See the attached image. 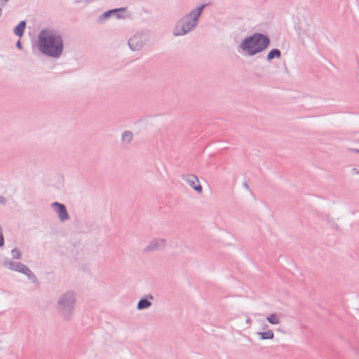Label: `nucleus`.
I'll return each mask as SVG.
<instances>
[{
  "label": "nucleus",
  "mask_w": 359,
  "mask_h": 359,
  "mask_svg": "<svg viewBox=\"0 0 359 359\" xmlns=\"http://www.w3.org/2000/svg\"><path fill=\"white\" fill-rule=\"evenodd\" d=\"M133 134L131 131L126 130L122 133L121 141L129 144L133 140Z\"/></svg>",
  "instance_id": "2eb2a0df"
},
{
  "label": "nucleus",
  "mask_w": 359,
  "mask_h": 359,
  "mask_svg": "<svg viewBox=\"0 0 359 359\" xmlns=\"http://www.w3.org/2000/svg\"><path fill=\"white\" fill-rule=\"evenodd\" d=\"M11 255H12V257L13 259H21V252L20 251L15 248H13L12 250H11Z\"/></svg>",
  "instance_id": "f3484780"
},
{
  "label": "nucleus",
  "mask_w": 359,
  "mask_h": 359,
  "mask_svg": "<svg viewBox=\"0 0 359 359\" xmlns=\"http://www.w3.org/2000/svg\"><path fill=\"white\" fill-rule=\"evenodd\" d=\"M261 339H273L274 338V333L272 330H267L266 332H257L256 333Z\"/></svg>",
  "instance_id": "4468645a"
},
{
  "label": "nucleus",
  "mask_w": 359,
  "mask_h": 359,
  "mask_svg": "<svg viewBox=\"0 0 359 359\" xmlns=\"http://www.w3.org/2000/svg\"><path fill=\"white\" fill-rule=\"evenodd\" d=\"M281 57V51L278 48L271 49L267 54L266 60L271 61L274 58H280Z\"/></svg>",
  "instance_id": "ddd939ff"
},
{
  "label": "nucleus",
  "mask_w": 359,
  "mask_h": 359,
  "mask_svg": "<svg viewBox=\"0 0 359 359\" xmlns=\"http://www.w3.org/2000/svg\"><path fill=\"white\" fill-rule=\"evenodd\" d=\"M269 37L262 33H254L241 41L240 48L248 56H254L266 50L270 46Z\"/></svg>",
  "instance_id": "f03ea898"
},
{
  "label": "nucleus",
  "mask_w": 359,
  "mask_h": 359,
  "mask_svg": "<svg viewBox=\"0 0 359 359\" xmlns=\"http://www.w3.org/2000/svg\"><path fill=\"white\" fill-rule=\"evenodd\" d=\"M182 179L193 188L198 193H201L203 191L202 186L200 184L198 177L193 174L183 175Z\"/></svg>",
  "instance_id": "1a4fd4ad"
},
{
  "label": "nucleus",
  "mask_w": 359,
  "mask_h": 359,
  "mask_svg": "<svg viewBox=\"0 0 359 359\" xmlns=\"http://www.w3.org/2000/svg\"><path fill=\"white\" fill-rule=\"evenodd\" d=\"M76 299V292L74 290H68L63 293L57 300V311L66 322L70 321L74 316Z\"/></svg>",
  "instance_id": "20e7f679"
},
{
  "label": "nucleus",
  "mask_w": 359,
  "mask_h": 359,
  "mask_svg": "<svg viewBox=\"0 0 359 359\" xmlns=\"http://www.w3.org/2000/svg\"><path fill=\"white\" fill-rule=\"evenodd\" d=\"M205 6V4L201 5L179 20L173 29V34L175 36H182L193 30L197 26L198 18Z\"/></svg>",
  "instance_id": "7ed1b4c3"
},
{
  "label": "nucleus",
  "mask_w": 359,
  "mask_h": 359,
  "mask_svg": "<svg viewBox=\"0 0 359 359\" xmlns=\"http://www.w3.org/2000/svg\"><path fill=\"white\" fill-rule=\"evenodd\" d=\"M27 276L32 283L37 282V278L32 271L27 275Z\"/></svg>",
  "instance_id": "6ab92c4d"
},
{
  "label": "nucleus",
  "mask_w": 359,
  "mask_h": 359,
  "mask_svg": "<svg viewBox=\"0 0 359 359\" xmlns=\"http://www.w3.org/2000/svg\"><path fill=\"white\" fill-rule=\"evenodd\" d=\"M266 327H268V325L265 324L263 329L265 330V329H266Z\"/></svg>",
  "instance_id": "bb28decb"
},
{
  "label": "nucleus",
  "mask_w": 359,
  "mask_h": 359,
  "mask_svg": "<svg viewBox=\"0 0 359 359\" xmlns=\"http://www.w3.org/2000/svg\"><path fill=\"white\" fill-rule=\"evenodd\" d=\"M84 0H77L78 2L83 1Z\"/></svg>",
  "instance_id": "c756f323"
},
{
  "label": "nucleus",
  "mask_w": 359,
  "mask_h": 359,
  "mask_svg": "<svg viewBox=\"0 0 359 359\" xmlns=\"http://www.w3.org/2000/svg\"><path fill=\"white\" fill-rule=\"evenodd\" d=\"M26 28V22L21 20L14 28L13 32L18 37H22Z\"/></svg>",
  "instance_id": "f8f14e48"
},
{
  "label": "nucleus",
  "mask_w": 359,
  "mask_h": 359,
  "mask_svg": "<svg viewBox=\"0 0 359 359\" xmlns=\"http://www.w3.org/2000/svg\"><path fill=\"white\" fill-rule=\"evenodd\" d=\"M6 203V199L4 196H0V204L5 205Z\"/></svg>",
  "instance_id": "4be33fe9"
},
{
  "label": "nucleus",
  "mask_w": 359,
  "mask_h": 359,
  "mask_svg": "<svg viewBox=\"0 0 359 359\" xmlns=\"http://www.w3.org/2000/svg\"><path fill=\"white\" fill-rule=\"evenodd\" d=\"M30 271H31V270L29 269V268H28L24 264H22V266H20V273H22L27 276Z\"/></svg>",
  "instance_id": "a211bd4d"
},
{
  "label": "nucleus",
  "mask_w": 359,
  "mask_h": 359,
  "mask_svg": "<svg viewBox=\"0 0 359 359\" xmlns=\"http://www.w3.org/2000/svg\"><path fill=\"white\" fill-rule=\"evenodd\" d=\"M355 151L359 154V149H355Z\"/></svg>",
  "instance_id": "c85d7f7f"
},
{
  "label": "nucleus",
  "mask_w": 359,
  "mask_h": 359,
  "mask_svg": "<svg viewBox=\"0 0 359 359\" xmlns=\"http://www.w3.org/2000/svg\"><path fill=\"white\" fill-rule=\"evenodd\" d=\"M16 47L20 50L22 49V46L20 39L16 42Z\"/></svg>",
  "instance_id": "5701e85b"
},
{
  "label": "nucleus",
  "mask_w": 359,
  "mask_h": 359,
  "mask_svg": "<svg viewBox=\"0 0 359 359\" xmlns=\"http://www.w3.org/2000/svg\"><path fill=\"white\" fill-rule=\"evenodd\" d=\"M8 1L0 0V8L3 7Z\"/></svg>",
  "instance_id": "b1692460"
},
{
  "label": "nucleus",
  "mask_w": 359,
  "mask_h": 359,
  "mask_svg": "<svg viewBox=\"0 0 359 359\" xmlns=\"http://www.w3.org/2000/svg\"><path fill=\"white\" fill-rule=\"evenodd\" d=\"M51 207L57 214V216L61 222H65L69 219L66 206L63 203L59 202H53Z\"/></svg>",
  "instance_id": "6e6552de"
},
{
  "label": "nucleus",
  "mask_w": 359,
  "mask_h": 359,
  "mask_svg": "<svg viewBox=\"0 0 359 359\" xmlns=\"http://www.w3.org/2000/svg\"><path fill=\"white\" fill-rule=\"evenodd\" d=\"M37 48L44 55L58 58L64 50L63 38L55 29H43L38 36Z\"/></svg>",
  "instance_id": "f257e3e1"
},
{
  "label": "nucleus",
  "mask_w": 359,
  "mask_h": 359,
  "mask_svg": "<svg viewBox=\"0 0 359 359\" xmlns=\"http://www.w3.org/2000/svg\"><path fill=\"white\" fill-rule=\"evenodd\" d=\"M351 172L352 174H359V171L355 168L351 169Z\"/></svg>",
  "instance_id": "393cba45"
},
{
  "label": "nucleus",
  "mask_w": 359,
  "mask_h": 359,
  "mask_svg": "<svg viewBox=\"0 0 359 359\" xmlns=\"http://www.w3.org/2000/svg\"><path fill=\"white\" fill-rule=\"evenodd\" d=\"M243 186L245 189H246L247 190H250V187H249V185H248V181L247 180H245L243 183Z\"/></svg>",
  "instance_id": "412c9836"
},
{
  "label": "nucleus",
  "mask_w": 359,
  "mask_h": 359,
  "mask_svg": "<svg viewBox=\"0 0 359 359\" xmlns=\"http://www.w3.org/2000/svg\"><path fill=\"white\" fill-rule=\"evenodd\" d=\"M167 246V241L165 238H155L149 241L148 245L144 248V253H150L158 251H163Z\"/></svg>",
  "instance_id": "39448f33"
},
{
  "label": "nucleus",
  "mask_w": 359,
  "mask_h": 359,
  "mask_svg": "<svg viewBox=\"0 0 359 359\" xmlns=\"http://www.w3.org/2000/svg\"><path fill=\"white\" fill-rule=\"evenodd\" d=\"M5 241L3 234V231H0V248L4 246Z\"/></svg>",
  "instance_id": "aec40b11"
},
{
  "label": "nucleus",
  "mask_w": 359,
  "mask_h": 359,
  "mask_svg": "<svg viewBox=\"0 0 359 359\" xmlns=\"http://www.w3.org/2000/svg\"><path fill=\"white\" fill-rule=\"evenodd\" d=\"M267 321L273 325H277L280 323V316L277 313H271L266 317Z\"/></svg>",
  "instance_id": "dca6fc26"
},
{
  "label": "nucleus",
  "mask_w": 359,
  "mask_h": 359,
  "mask_svg": "<svg viewBox=\"0 0 359 359\" xmlns=\"http://www.w3.org/2000/svg\"><path fill=\"white\" fill-rule=\"evenodd\" d=\"M251 321H252V320H251L250 318H248L246 319V323H248V324H250V323H251Z\"/></svg>",
  "instance_id": "a878e982"
},
{
  "label": "nucleus",
  "mask_w": 359,
  "mask_h": 359,
  "mask_svg": "<svg viewBox=\"0 0 359 359\" xmlns=\"http://www.w3.org/2000/svg\"><path fill=\"white\" fill-rule=\"evenodd\" d=\"M154 297L151 294H147L146 297L141 298L137 304V310H144L149 308L151 306L150 300H153Z\"/></svg>",
  "instance_id": "9d476101"
},
{
  "label": "nucleus",
  "mask_w": 359,
  "mask_h": 359,
  "mask_svg": "<svg viewBox=\"0 0 359 359\" xmlns=\"http://www.w3.org/2000/svg\"><path fill=\"white\" fill-rule=\"evenodd\" d=\"M126 8H118L108 10L104 12L101 15L97 18L98 23H103L106 19L111 16H116V18H122V14L126 11Z\"/></svg>",
  "instance_id": "423d86ee"
},
{
  "label": "nucleus",
  "mask_w": 359,
  "mask_h": 359,
  "mask_svg": "<svg viewBox=\"0 0 359 359\" xmlns=\"http://www.w3.org/2000/svg\"><path fill=\"white\" fill-rule=\"evenodd\" d=\"M22 263H21V262L11 261L8 258H6L3 261V265L5 267H6L11 270L18 271V272H20V266H22Z\"/></svg>",
  "instance_id": "9b49d317"
},
{
  "label": "nucleus",
  "mask_w": 359,
  "mask_h": 359,
  "mask_svg": "<svg viewBox=\"0 0 359 359\" xmlns=\"http://www.w3.org/2000/svg\"><path fill=\"white\" fill-rule=\"evenodd\" d=\"M145 38L144 35L137 34L133 36L128 41L129 48L133 50H140L144 46Z\"/></svg>",
  "instance_id": "0eeeda50"
},
{
  "label": "nucleus",
  "mask_w": 359,
  "mask_h": 359,
  "mask_svg": "<svg viewBox=\"0 0 359 359\" xmlns=\"http://www.w3.org/2000/svg\"><path fill=\"white\" fill-rule=\"evenodd\" d=\"M1 15H2V9H1V8H0V17L1 16Z\"/></svg>",
  "instance_id": "cd10ccee"
}]
</instances>
